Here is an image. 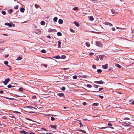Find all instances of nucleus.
<instances>
[{
  "instance_id": "obj_1",
  "label": "nucleus",
  "mask_w": 134,
  "mask_h": 134,
  "mask_svg": "<svg viewBox=\"0 0 134 134\" xmlns=\"http://www.w3.org/2000/svg\"><path fill=\"white\" fill-rule=\"evenodd\" d=\"M4 25H5L7 26L10 27H11L12 26L14 27L15 26L14 24L12 22H10V23H5L4 24Z\"/></svg>"
},
{
  "instance_id": "obj_2",
  "label": "nucleus",
  "mask_w": 134,
  "mask_h": 134,
  "mask_svg": "<svg viewBox=\"0 0 134 134\" xmlns=\"http://www.w3.org/2000/svg\"><path fill=\"white\" fill-rule=\"evenodd\" d=\"M10 80V79L9 78H7L5 79V81H3V83L4 85H7L8 82Z\"/></svg>"
},
{
  "instance_id": "obj_3",
  "label": "nucleus",
  "mask_w": 134,
  "mask_h": 134,
  "mask_svg": "<svg viewBox=\"0 0 134 134\" xmlns=\"http://www.w3.org/2000/svg\"><path fill=\"white\" fill-rule=\"evenodd\" d=\"M96 44L97 46L101 47L102 46V44L99 41H97L96 42Z\"/></svg>"
},
{
  "instance_id": "obj_4",
  "label": "nucleus",
  "mask_w": 134,
  "mask_h": 134,
  "mask_svg": "<svg viewBox=\"0 0 134 134\" xmlns=\"http://www.w3.org/2000/svg\"><path fill=\"white\" fill-rule=\"evenodd\" d=\"M94 83L96 84H103V82L102 80H100L99 81H94Z\"/></svg>"
},
{
  "instance_id": "obj_5",
  "label": "nucleus",
  "mask_w": 134,
  "mask_h": 134,
  "mask_svg": "<svg viewBox=\"0 0 134 134\" xmlns=\"http://www.w3.org/2000/svg\"><path fill=\"white\" fill-rule=\"evenodd\" d=\"M108 65L107 64H106L102 66V68L104 69H107L108 68Z\"/></svg>"
},
{
  "instance_id": "obj_6",
  "label": "nucleus",
  "mask_w": 134,
  "mask_h": 134,
  "mask_svg": "<svg viewBox=\"0 0 134 134\" xmlns=\"http://www.w3.org/2000/svg\"><path fill=\"white\" fill-rule=\"evenodd\" d=\"M20 132L21 133H23L24 134H29V133L25 132L24 130H22L20 131Z\"/></svg>"
},
{
  "instance_id": "obj_7",
  "label": "nucleus",
  "mask_w": 134,
  "mask_h": 134,
  "mask_svg": "<svg viewBox=\"0 0 134 134\" xmlns=\"http://www.w3.org/2000/svg\"><path fill=\"white\" fill-rule=\"evenodd\" d=\"M50 126L52 128L55 129L56 128L57 125H50Z\"/></svg>"
},
{
  "instance_id": "obj_8",
  "label": "nucleus",
  "mask_w": 134,
  "mask_h": 134,
  "mask_svg": "<svg viewBox=\"0 0 134 134\" xmlns=\"http://www.w3.org/2000/svg\"><path fill=\"white\" fill-rule=\"evenodd\" d=\"M57 95H58L59 96L61 97H63L64 96V94L63 93H58Z\"/></svg>"
},
{
  "instance_id": "obj_9",
  "label": "nucleus",
  "mask_w": 134,
  "mask_h": 134,
  "mask_svg": "<svg viewBox=\"0 0 134 134\" xmlns=\"http://www.w3.org/2000/svg\"><path fill=\"white\" fill-rule=\"evenodd\" d=\"M58 22L60 24H62L63 23V20L61 19H59L58 21Z\"/></svg>"
},
{
  "instance_id": "obj_10",
  "label": "nucleus",
  "mask_w": 134,
  "mask_h": 134,
  "mask_svg": "<svg viewBox=\"0 0 134 134\" xmlns=\"http://www.w3.org/2000/svg\"><path fill=\"white\" fill-rule=\"evenodd\" d=\"M4 63L5 65H7V66H8V67H10V66L7 65L8 63V61H5V62H4Z\"/></svg>"
},
{
  "instance_id": "obj_11",
  "label": "nucleus",
  "mask_w": 134,
  "mask_h": 134,
  "mask_svg": "<svg viewBox=\"0 0 134 134\" xmlns=\"http://www.w3.org/2000/svg\"><path fill=\"white\" fill-rule=\"evenodd\" d=\"M53 58L56 59H59L60 58V57L59 55H58L53 57Z\"/></svg>"
},
{
  "instance_id": "obj_12",
  "label": "nucleus",
  "mask_w": 134,
  "mask_h": 134,
  "mask_svg": "<svg viewBox=\"0 0 134 134\" xmlns=\"http://www.w3.org/2000/svg\"><path fill=\"white\" fill-rule=\"evenodd\" d=\"M94 20V18L92 16H91L90 17L89 20L91 21H93Z\"/></svg>"
},
{
  "instance_id": "obj_13",
  "label": "nucleus",
  "mask_w": 134,
  "mask_h": 134,
  "mask_svg": "<svg viewBox=\"0 0 134 134\" xmlns=\"http://www.w3.org/2000/svg\"><path fill=\"white\" fill-rule=\"evenodd\" d=\"M42 25H44L45 24V23L44 21H41L40 23Z\"/></svg>"
},
{
  "instance_id": "obj_14",
  "label": "nucleus",
  "mask_w": 134,
  "mask_h": 134,
  "mask_svg": "<svg viewBox=\"0 0 134 134\" xmlns=\"http://www.w3.org/2000/svg\"><path fill=\"white\" fill-rule=\"evenodd\" d=\"M58 18L57 17H55L53 18V21L55 22H56L57 21Z\"/></svg>"
},
{
  "instance_id": "obj_15",
  "label": "nucleus",
  "mask_w": 134,
  "mask_h": 134,
  "mask_svg": "<svg viewBox=\"0 0 134 134\" xmlns=\"http://www.w3.org/2000/svg\"><path fill=\"white\" fill-rule=\"evenodd\" d=\"M85 44L86 45V46L88 47H89L90 46V44L88 42H86L85 43Z\"/></svg>"
},
{
  "instance_id": "obj_16",
  "label": "nucleus",
  "mask_w": 134,
  "mask_h": 134,
  "mask_svg": "<svg viewBox=\"0 0 134 134\" xmlns=\"http://www.w3.org/2000/svg\"><path fill=\"white\" fill-rule=\"evenodd\" d=\"M104 56L103 55H100L99 56V58H100V60H102L103 59V57Z\"/></svg>"
},
{
  "instance_id": "obj_17",
  "label": "nucleus",
  "mask_w": 134,
  "mask_h": 134,
  "mask_svg": "<svg viewBox=\"0 0 134 134\" xmlns=\"http://www.w3.org/2000/svg\"><path fill=\"white\" fill-rule=\"evenodd\" d=\"M15 87V86H12L10 84H9V85H8L7 86V87L9 88H10L11 87Z\"/></svg>"
},
{
  "instance_id": "obj_18",
  "label": "nucleus",
  "mask_w": 134,
  "mask_h": 134,
  "mask_svg": "<svg viewBox=\"0 0 134 134\" xmlns=\"http://www.w3.org/2000/svg\"><path fill=\"white\" fill-rule=\"evenodd\" d=\"M58 47H60V45L61 44V42L59 41L58 42Z\"/></svg>"
},
{
  "instance_id": "obj_19",
  "label": "nucleus",
  "mask_w": 134,
  "mask_h": 134,
  "mask_svg": "<svg viewBox=\"0 0 134 134\" xmlns=\"http://www.w3.org/2000/svg\"><path fill=\"white\" fill-rule=\"evenodd\" d=\"M22 58L21 57H18L16 59V60L18 61L22 59Z\"/></svg>"
},
{
  "instance_id": "obj_20",
  "label": "nucleus",
  "mask_w": 134,
  "mask_h": 134,
  "mask_svg": "<svg viewBox=\"0 0 134 134\" xmlns=\"http://www.w3.org/2000/svg\"><path fill=\"white\" fill-rule=\"evenodd\" d=\"M75 25L77 26V27H79V23H77V22H75L74 23Z\"/></svg>"
},
{
  "instance_id": "obj_21",
  "label": "nucleus",
  "mask_w": 134,
  "mask_h": 134,
  "mask_svg": "<svg viewBox=\"0 0 134 134\" xmlns=\"http://www.w3.org/2000/svg\"><path fill=\"white\" fill-rule=\"evenodd\" d=\"M26 107L28 108H30L31 109H32L33 108L35 109V108L34 107H32V106H27Z\"/></svg>"
},
{
  "instance_id": "obj_22",
  "label": "nucleus",
  "mask_w": 134,
  "mask_h": 134,
  "mask_svg": "<svg viewBox=\"0 0 134 134\" xmlns=\"http://www.w3.org/2000/svg\"><path fill=\"white\" fill-rule=\"evenodd\" d=\"M66 56L65 55H62L60 57L61 59H65L66 57Z\"/></svg>"
},
{
  "instance_id": "obj_23",
  "label": "nucleus",
  "mask_w": 134,
  "mask_h": 134,
  "mask_svg": "<svg viewBox=\"0 0 134 134\" xmlns=\"http://www.w3.org/2000/svg\"><path fill=\"white\" fill-rule=\"evenodd\" d=\"M25 10V9L23 8H21L20 9V11L21 12H23Z\"/></svg>"
},
{
  "instance_id": "obj_24",
  "label": "nucleus",
  "mask_w": 134,
  "mask_h": 134,
  "mask_svg": "<svg viewBox=\"0 0 134 134\" xmlns=\"http://www.w3.org/2000/svg\"><path fill=\"white\" fill-rule=\"evenodd\" d=\"M112 13L113 14H117V12H115V10H113L112 11Z\"/></svg>"
},
{
  "instance_id": "obj_25",
  "label": "nucleus",
  "mask_w": 134,
  "mask_h": 134,
  "mask_svg": "<svg viewBox=\"0 0 134 134\" xmlns=\"http://www.w3.org/2000/svg\"><path fill=\"white\" fill-rule=\"evenodd\" d=\"M102 72V70L100 69H98L97 70V72L98 73H100Z\"/></svg>"
},
{
  "instance_id": "obj_26",
  "label": "nucleus",
  "mask_w": 134,
  "mask_h": 134,
  "mask_svg": "<svg viewBox=\"0 0 134 134\" xmlns=\"http://www.w3.org/2000/svg\"><path fill=\"white\" fill-rule=\"evenodd\" d=\"M73 9L74 10H78V8L77 7H74L73 8Z\"/></svg>"
},
{
  "instance_id": "obj_27",
  "label": "nucleus",
  "mask_w": 134,
  "mask_h": 134,
  "mask_svg": "<svg viewBox=\"0 0 134 134\" xmlns=\"http://www.w3.org/2000/svg\"><path fill=\"white\" fill-rule=\"evenodd\" d=\"M57 35L58 36H60L62 35V34L61 32H59L57 33Z\"/></svg>"
},
{
  "instance_id": "obj_28",
  "label": "nucleus",
  "mask_w": 134,
  "mask_h": 134,
  "mask_svg": "<svg viewBox=\"0 0 134 134\" xmlns=\"http://www.w3.org/2000/svg\"><path fill=\"white\" fill-rule=\"evenodd\" d=\"M116 67H118L119 68H120L121 67V66L120 65L118 64H116Z\"/></svg>"
},
{
  "instance_id": "obj_29",
  "label": "nucleus",
  "mask_w": 134,
  "mask_h": 134,
  "mask_svg": "<svg viewBox=\"0 0 134 134\" xmlns=\"http://www.w3.org/2000/svg\"><path fill=\"white\" fill-rule=\"evenodd\" d=\"M32 98L33 99H37L36 96L35 95H34L32 96Z\"/></svg>"
},
{
  "instance_id": "obj_30",
  "label": "nucleus",
  "mask_w": 134,
  "mask_h": 134,
  "mask_svg": "<svg viewBox=\"0 0 134 134\" xmlns=\"http://www.w3.org/2000/svg\"><path fill=\"white\" fill-rule=\"evenodd\" d=\"M93 105L94 106H97L98 105V103H95L93 104Z\"/></svg>"
},
{
  "instance_id": "obj_31",
  "label": "nucleus",
  "mask_w": 134,
  "mask_h": 134,
  "mask_svg": "<svg viewBox=\"0 0 134 134\" xmlns=\"http://www.w3.org/2000/svg\"><path fill=\"white\" fill-rule=\"evenodd\" d=\"M73 78L74 79H76L77 78V77L76 75H74L73 76Z\"/></svg>"
},
{
  "instance_id": "obj_32",
  "label": "nucleus",
  "mask_w": 134,
  "mask_h": 134,
  "mask_svg": "<svg viewBox=\"0 0 134 134\" xmlns=\"http://www.w3.org/2000/svg\"><path fill=\"white\" fill-rule=\"evenodd\" d=\"M87 86L89 88H91L92 87V86L91 85L89 84H87Z\"/></svg>"
},
{
  "instance_id": "obj_33",
  "label": "nucleus",
  "mask_w": 134,
  "mask_h": 134,
  "mask_svg": "<svg viewBox=\"0 0 134 134\" xmlns=\"http://www.w3.org/2000/svg\"><path fill=\"white\" fill-rule=\"evenodd\" d=\"M51 119L52 121H53L55 120V118L54 117H51Z\"/></svg>"
},
{
  "instance_id": "obj_34",
  "label": "nucleus",
  "mask_w": 134,
  "mask_h": 134,
  "mask_svg": "<svg viewBox=\"0 0 134 134\" xmlns=\"http://www.w3.org/2000/svg\"><path fill=\"white\" fill-rule=\"evenodd\" d=\"M79 131H80L81 132H84V133H86V131H84V130H79Z\"/></svg>"
},
{
  "instance_id": "obj_35",
  "label": "nucleus",
  "mask_w": 134,
  "mask_h": 134,
  "mask_svg": "<svg viewBox=\"0 0 134 134\" xmlns=\"http://www.w3.org/2000/svg\"><path fill=\"white\" fill-rule=\"evenodd\" d=\"M65 87H62L61 88V90L63 91L65 90Z\"/></svg>"
},
{
  "instance_id": "obj_36",
  "label": "nucleus",
  "mask_w": 134,
  "mask_h": 134,
  "mask_svg": "<svg viewBox=\"0 0 134 134\" xmlns=\"http://www.w3.org/2000/svg\"><path fill=\"white\" fill-rule=\"evenodd\" d=\"M1 13L3 14L4 15H5L6 13V12L4 11H2L1 12Z\"/></svg>"
},
{
  "instance_id": "obj_37",
  "label": "nucleus",
  "mask_w": 134,
  "mask_h": 134,
  "mask_svg": "<svg viewBox=\"0 0 134 134\" xmlns=\"http://www.w3.org/2000/svg\"><path fill=\"white\" fill-rule=\"evenodd\" d=\"M12 9H9L8 10V12L10 14L12 12Z\"/></svg>"
},
{
  "instance_id": "obj_38",
  "label": "nucleus",
  "mask_w": 134,
  "mask_h": 134,
  "mask_svg": "<svg viewBox=\"0 0 134 134\" xmlns=\"http://www.w3.org/2000/svg\"><path fill=\"white\" fill-rule=\"evenodd\" d=\"M23 89L22 87H21L18 89V90L19 91H22L23 90Z\"/></svg>"
},
{
  "instance_id": "obj_39",
  "label": "nucleus",
  "mask_w": 134,
  "mask_h": 134,
  "mask_svg": "<svg viewBox=\"0 0 134 134\" xmlns=\"http://www.w3.org/2000/svg\"><path fill=\"white\" fill-rule=\"evenodd\" d=\"M35 7L36 8H37L39 7V6L36 4H35Z\"/></svg>"
},
{
  "instance_id": "obj_40",
  "label": "nucleus",
  "mask_w": 134,
  "mask_h": 134,
  "mask_svg": "<svg viewBox=\"0 0 134 134\" xmlns=\"http://www.w3.org/2000/svg\"><path fill=\"white\" fill-rule=\"evenodd\" d=\"M92 68L94 69H96V65H93L92 66Z\"/></svg>"
},
{
  "instance_id": "obj_41",
  "label": "nucleus",
  "mask_w": 134,
  "mask_h": 134,
  "mask_svg": "<svg viewBox=\"0 0 134 134\" xmlns=\"http://www.w3.org/2000/svg\"><path fill=\"white\" fill-rule=\"evenodd\" d=\"M94 54V53H92V52H91V53H90L89 55L90 56H92V55H93Z\"/></svg>"
},
{
  "instance_id": "obj_42",
  "label": "nucleus",
  "mask_w": 134,
  "mask_h": 134,
  "mask_svg": "<svg viewBox=\"0 0 134 134\" xmlns=\"http://www.w3.org/2000/svg\"><path fill=\"white\" fill-rule=\"evenodd\" d=\"M99 60V57L98 56H97L96 57V60L97 61H98Z\"/></svg>"
},
{
  "instance_id": "obj_43",
  "label": "nucleus",
  "mask_w": 134,
  "mask_h": 134,
  "mask_svg": "<svg viewBox=\"0 0 134 134\" xmlns=\"http://www.w3.org/2000/svg\"><path fill=\"white\" fill-rule=\"evenodd\" d=\"M110 128V127H102V128H99V129H104V128Z\"/></svg>"
},
{
  "instance_id": "obj_44",
  "label": "nucleus",
  "mask_w": 134,
  "mask_h": 134,
  "mask_svg": "<svg viewBox=\"0 0 134 134\" xmlns=\"http://www.w3.org/2000/svg\"><path fill=\"white\" fill-rule=\"evenodd\" d=\"M18 5H16L14 7V8L15 9H16L18 8Z\"/></svg>"
},
{
  "instance_id": "obj_45",
  "label": "nucleus",
  "mask_w": 134,
  "mask_h": 134,
  "mask_svg": "<svg viewBox=\"0 0 134 134\" xmlns=\"http://www.w3.org/2000/svg\"><path fill=\"white\" fill-rule=\"evenodd\" d=\"M79 124L80 125V127H82L83 126L82 124L81 123V122H80Z\"/></svg>"
},
{
  "instance_id": "obj_46",
  "label": "nucleus",
  "mask_w": 134,
  "mask_h": 134,
  "mask_svg": "<svg viewBox=\"0 0 134 134\" xmlns=\"http://www.w3.org/2000/svg\"><path fill=\"white\" fill-rule=\"evenodd\" d=\"M130 119V118H127V117H125L124 118V120H129Z\"/></svg>"
},
{
  "instance_id": "obj_47",
  "label": "nucleus",
  "mask_w": 134,
  "mask_h": 134,
  "mask_svg": "<svg viewBox=\"0 0 134 134\" xmlns=\"http://www.w3.org/2000/svg\"><path fill=\"white\" fill-rule=\"evenodd\" d=\"M108 125L109 126H111L112 125V124L110 123H109L108 124Z\"/></svg>"
},
{
  "instance_id": "obj_48",
  "label": "nucleus",
  "mask_w": 134,
  "mask_h": 134,
  "mask_svg": "<svg viewBox=\"0 0 134 134\" xmlns=\"http://www.w3.org/2000/svg\"><path fill=\"white\" fill-rule=\"evenodd\" d=\"M99 97L101 99H103V96H101L100 95H99Z\"/></svg>"
},
{
  "instance_id": "obj_49",
  "label": "nucleus",
  "mask_w": 134,
  "mask_h": 134,
  "mask_svg": "<svg viewBox=\"0 0 134 134\" xmlns=\"http://www.w3.org/2000/svg\"><path fill=\"white\" fill-rule=\"evenodd\" d=\"M109 23L105 22L104 23V24L106 25H109Z\"/></svg>"
},
{
  "instance_id": "obj_50",
  "label": "nucleus",
  "mask_w": 134,
  "mask_h": 134,
  "mask_svg": "<svg viewBox=\"0 0 134 134\" xmlns=\"http://www.w3.org/2000/svg\"><path fill=\"white\" fill-rule=\"evenodd\" d=\"M70 31L71 32H74V30L72 29H70Z\"/></svg>"
},
{
  "instance_id": "obj_51",
  "label": "nucleus",
  "mask_w": 134,
  "mask_h": 134,
  "mask_svg": "<svg viewBox=\"0 0 134 134\" xmlns=\"http://www.w3.org/2000/svg\"><path fill=\"white\" fill-rule=\"evenodd\" d=\"M9 56V54H5V58H7V57H8Z\"/></svg>"
},
{
  "instance_id": "obj_52",
  "label": "nucleus",
  "mask_w": 134,
  "mask_h": 134,
  "mask_svg": "<svg viewBox=\"0 0 134 134\" xmlns=\"http://www.w3.org/2000/svg\"><path fill=\"white\" fill-rule=\"evenodd\" d=\"M94 87L95 88H97L98 87V86L97 85H94Z\"/></svg>"
},
{
  "instance_id": "obj_53",
  "label": "nucleus",
  "mask_w": 134,
  "mask_h": 134,
  "mask_svg": "<svg viewBox=\"0 0 134 134\" xmlns=\"http://www.w3.org/2000/svg\"><path fill=\"white\" fill-rule=\"evenodd\" d=\"M41 52L42 53H46V51H41Z\"/></svg>"
},
{
  "instance_id": "obj_54",
  "label": "nucleus",
  "mask_w": 134,
  "mask_h": 134,
  "mask_svg": "<svg viewBox=\"0 0 134 134\" xmlns=\"http://www.w3.org/2000/svg\"><path fill=\"white\" fill-rule=\"evenodd\" d=\"M86 102H83V104L84 105H86Z\"/></svg>"
},
{
  "instance_id": "obj_55",
  "label": "nucleus",
  "mask_w": 134,
  "mask_h": 134,
  "mask_svg": "<svg viewBox=\"0 0 134 134\" xmlns=\"http://www.w3.org/2000/svg\"><path fill=\"white\" fill-rule=\"evenodd\" d=\"M92 1L94 3L96 2L97 1V0H92Z\"/></svg>"
},
{
  "instance_id": "obj_56",
  "label": "nucleus",
  "mask_w": 134,
  "mask_h": 134,
  "mask_svg": "<svg viewBox=\"0 0 134 134\" xmlns=\"http://www.w3.org/2000/svg\"><path fill=\"white\" fill-rule=\"evenodd\" d=\"M63 69L64 70H67V69H69V68H63Z\"/></svg>"
},
{
  "instance_id": "obj_57",
  "label": "nucleus",
  "mask_w": 134,
  "mask_h": 134,
  "mask_svg": "<svg viewBox=\"0 0 134 134\" xmlns=\"http://www.w3.org/2000/svg\"><path fill=\"white\" fill-rule=\"evenodd\" d=\"M4 92V91L2 90L0 91V93H3Z\"/></svg>"
},
{
  "instance_id": "obj_58",
  "label": "nucleus",
  "mask_w": 134,
  "mask_h": 134,
  "mask_svg": "<svg viewBox=\"0 0 134 134\" xmlns=\"http://www.w3.org/2000/svg\"><path fill=\"white\" fill-rule=\"evenodd\" d=\"M44 66H45V67L46 68L47 66V65L46 64H43V65Z\"/></svg>"
},
{
  "instance_id": "obj_59",
  "label": "nucleus",
  "mask_w": 134,
  "mask_h": 134,
  "mask_svg": "<svg viewBox=\"0 0 134 134\" xmlns=\"http://www.w3.org/2000/svg\"><path fill=\"white\" fill-rule=\"evenodd\" d=\"M111 29L112 30H113V31H115V29L114 28H113V27Z\"/></svg>"
},
{
  "instance_id": "obj_60",
  "label": "nucleus",
  "mask_w": 134,
  "mask_h": 134,
  "mask_svg": "<svg viewBox=\"0 0 134 134\" xmlns=\"http://www.w3.org/2000/svg\"><path fill=\"white\" fill-rule=\"evenodd\" d=\"M116 28L117 29H123V28H119L118 27H116Z\"/></svg>"
},
{
  "instance_id": "obj_61",
  "label": "nucleus",
  "mask_w": 134,
  "mask_h": 134,
  "mask_svg": "<svg viewBox=\"0 0 134 134\" xmlns=\"http://www.w3.org/2000/svg\"><path fill=\"white\" fill-rule=\"evenodd\" d=\"M109 25L110 26H112V24L111 23H109Z\"/></svg>"
},
{
  "instance_id": "obj_62",
  "label": "nucleus",
  "mask_w": 134,
  "mask_h": 134,
  "mask_svg": "<svg viewBox=\"0 0 134 134\" xmlns=\"http://www.w3.org/2000/svg\"><path fill=\"white\" fill-rule=\"evenodd\" d=\"M103 88H100L99 89V91H101L102 90H103Z\"/></svg>"
},
{
  "instance_id": "obj_63",
  "label": "nucleus",
  "mask_w": 134,
  "mask_h": 134,
  "mask_svg": "<svg viewBox=\"0 0 134 134\" xmlns=\"http://www.w3.org/2000/svg\"><path fill=\"white\" fill-rule=\"evenodd\" d=\"M111 70V68H110L108 69V70L109 71H110Z\"/></svg>"
},
{
  "instance_id": "obj_64",
  "label": "nucleus",
  "mask_w": 134,
  "mask_h": 134,
  "mask_svg": "<svg viewBox=\"0 0 134 134\" xmlns=\"http://www.w3.org/2000/svg\"><path fill=\"white\" fill-rule=\"evenodd\" d=\"M47 37L49 38H51V37L49 35H48L47 36Z\"/></svg>"
}]
</instances>
